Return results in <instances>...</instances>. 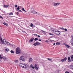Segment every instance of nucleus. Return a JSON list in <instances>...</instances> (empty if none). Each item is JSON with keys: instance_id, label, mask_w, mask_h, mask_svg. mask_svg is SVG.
Instances as JSON below:
<instances>
[{"instance_id": "45", "label": "nucleus", "mask_w": 73, "mask_h": 73, "mask_svg": "<svg viewBox=\"0 0 73 73\" xmlns=\"http://www.w3.org/2000/svg\"><path fill=\"white\" fill-rule=\"evenodd\" d=\"M71 69H73V66H71Z\"/></svg>"}, {"instance_id": "41", "label": "nucleus", "mask_w": 73, "mask_h": 73, "mask_svg": "<svg viewBox=\"0 0 73 73\" xmlns=\"http://www.w3.org/2000/svg\"><path fill=\"white\" fill-rule=\"evenodd\" d=\"M0 18H1V19H3V17H1V16L0 15Z\"/></svg>"}, {"instance_id": "51", "label": "nucleus", "mask_w": 73, "mask_h": 73, "mask_svg": "<svg viewBox=\"0 0 73 73\" xmlns=\"http://www.w3.org/2000/svg\"><path fill=\"white\" fill-rule=\"evenodd\" d=\"M60 29H62V27L60 28Z\"/></svg>"}, {"instance_id": "46", "label": "nucleus", "mask_w": 73, "mask_h": 73, "mask_svg": "<svg viewBox=\"0 0 73 73\" xmlns=\"http://www.w3.org/2000/svg\"><path fill=\"white\" fill-rule=\"evenodd\" d=\"M65 73H69V72L68 71H66L65 72Z\"/></svg>"}, {"instance_id": "32", "label": "nucleus", "mask_w": 73, "mask_h": 73, "mask_svg": "<svg viewBox=\"0 0 73 73\" xmlns=\"http://www.w3.org/2000/svg\"><path fill=\"white\" fill-rule=\"evenodd\" d=\"M54 6H57V3H55L54 4Z\"/></svg>"}, {"instance_id": "60", "label": "nucleus", "mask_w": 73, "mask_h": 73, "mask_svg": "<svg viewBox=\"0 0 73 73\" xmlns=\"http://www.w3.org/2000/svg\"><path fill=\"white\" fill-rule=\"evenodd\" d=\"M23 33H25V31H23Z\"/></svg>"}, {"instance_id": "33", "label": "nucleus", "mask_w": 73, "mask_h": 73, "mask_svg": "<svg viewBox=\"0 0 73 73\" xmlns=\"http://www.w3.org/2000/svg\"><path fill=\"white\" fill-rule=\"evenodd\" d=\"M13 15V13H10L9 14V15Z\"/></svg>"}, {"instance_id": "40", "label": "nucleus", "mask_w": 73, "mask_h": 73, "mask_svg": "<svg viewBox=\"0 0 73 73\" xmlns=\"http://www.w3.org/2000/svg\"><path fill=\"white\" fill-rule=\"evenodd\" d=\"M15 8H17V5H15Z\"/></svg>"}, {"instance_id": "30", "label": "nucleus", "mask_w": 73, "mask_h": 73, "mask_svg": "<svg viewBox=\"0 0 73 73\" xmlns=\"http://www.w3.org/2000/svg\"><path fill=\"white\" fill-rule=\"evenodd\" d=\"M17 10H19V9H20V7H19V6L17 8Z\"/></svg>"}, {"instance_id": "64", "label": "nucleus", "mask_w": 73, "mask_h": 73, "mask_svg": "<svg viewBox=\"0 0 73 73\" xmlns=\"http://www.w3.org/2000/svg\"><path fill=\"white\" fill-rule=\"evenodd\" d=\"M71 73H73V72H72Z\"/></svg>"}, {"instance_id": "27", "label": "nucleus", "mask_w": 73, "mask_h": 73, "mask_svg": "<svg viewBox=\"0 0 73 73\" xmlns=\"http://www.w3.org/2000/svg\"><path fill=\"white\" fill-rule=\"evenodd\" d=\"M71 61H73V60H68V62H71Z\"/></svg>"}, {"instance_id": "9", "label": "nucleus", "mask_w": 73, "mask_h": 73, "mask_svg": "<svg viewBox=\"0 0 73 73\" xmlns=\"http://www.w3.org/2000/svg\"><path fill=\"white\" fill-rule=\"evenodd\" d=\"M3 6L4 7V8H7L8 7H9V5H4Z\"/></svg>"}, {"instance_id": "29", "label": "nucleus", "mask_w": 73, "mask_h": 73, "mask_svg": "<svg viewBox=\"0 0 73 73\" xmlns=\"http://www.w3.org/2000/svg\"><path fill=\"white\" fill-rule=\"evenodd\" d=\"M3 58V57L1 56V55H0V59H2V58Z\"/></svg>"}, {"instance_id": "6", "label": "nucleus", "mask_w": 73, "mask_h": 73, "mask_svg": "<svg viewBox=\"0 0 73 73\" xmlns=\"http://www.w3.org/2000/svg\"><path fill=\"white\" fill-rule=\"evenodd\" d=\"M60 31H58V30H57V31H56V33H55V34L56 35H60Z\"/></svg>"}, {"instance_id": "48", "label": "nucleus", "mask_w": 73, "mask_h": 73, "mask_svg": "<svg viewBox=\"0 0 73 73\" xmlns=\"http://www.w3.org/2000/svg\"><path fill=\"white\" fill-rule=\"evenodd\" d=\"M35 67H33V66L32 67V68H33V69H34L35 68Z\"/></svg>"}, {"instance_id": "31", "label": "nucleus", "mask_w": 73, "mask_h": 73, "mask_svg": "<svg viewBox=\"0 0 73 73\" xmlns=\"http://www.w3.org/2000/svg\"><path fill=\"white\" fill-rule=\"evenodd\" d=\"M68 60H70V57H68Z\"/></svg>"}, {"instance_id": "43", "label": "nucleus", "mask_w": 73, "mask_h": 73, "mask_svg": "<svg viewBox=\"0 0 73 73\" xmlns=\"http://www.w3.org/2000/svg\"><path fill=\"white\" fill-rule=\"evenodd\" d=\"M38 40H39V41H41V39H39Z\"/></svg>"}, {"instance_id": "39", "label": "nucleus", "mask_w": 73, "mask_h": 73, "mask_svg": "<svg viewBox=\"0 0 73 73\" xmlns=\"http://www.w3.org/2000/svg\"><path fill=\"white\" fill-rule=\"evenodd\" d=\"M61 61L62 62H64L65 61H64V59H62L61 60Z\"/></svg>"}, {"instance_id": "34", "label": "nucleus", "mask_w": 73, "mask_h": 73, "mask_svg": "<svg viewBox=\"0 0 73 73\" xmlns=\"http://www.w3.org/2000/svg\"><path fill=\"white\" fill-rule=\"evenodd\" d=\"M37 64H35V68H36V67H37Z\"/></svg>"}, {"instance_id": "50", "label": "nucleus", "mask_w": 73, "mask_h": 73, "mask_svg": "<svg viewBox=\"0 0 73 73\" xmlns=\"http://www.w3.org/2000/svg\"><path fill=\"white\" fill-rule=\"evenodd\" d=\"M30 67H32V66H33V65H32V64H31V65L30 66Z\"/></svg>"}, {"instance_id": "16", "label": "nucleus", "mask_w": 73, "mask_h": 73, "mask_svg": "<svg viewBox=\"0 0 73 73\" xmlns=\"http://www.w3.org/2000/svg\"><path fill=\"white\" fill-rule=\"evenodd\" d=\"M39 15H40L41 17H45V16L41 15V14H39Z\"/></svg>"}, {"instance_id": "25", "label": "nucleus", "mask_w": 73, "mask_h": 73, "mask_svg": "<svg viewBox=\"0 0 73 73\" xmlns=\"http://www.w3.org/2000/svg\"><path fill=\"white\" fill-rule=\"evenodd\" d=\"M56 45H60V43L59 42H58L56 43Z\"/></svg>"}, {"instance_id": "15", "label": "nucleus", "mask_w": 73, "mask_h": 73, "mask_svg": "<svg viewBox=\"0 0 73 73\" xmlns=\"http://www.w3.org/2000/svg\"><path fill=\"white\" fill-rule=\"evenodd\" d=\"M66 46L67 47V48H69L70 47V46H69V45H67V44H66Z\"/></svg>"}, {"instance_id": "61", "label": "nucleus", "mask_w": 73, "mask_h": 73, "mask_svg": "<svg viewBox=\"0 0 73 73\" xmlns=\"http://www.w3.org/2000/svg\"><path fill=\"white\" fill-rule=\"evenodd\" d=\"M31 9H33V8L32 7V8H31Z\"/></svg>"}, {"instance_id": "52", "label": "nucleus", "mask_w": 73, "mask_h": 73, "mask_svg": "<svg viewBox=\"0 0 73 73\" xmlns=\"http://www.w3.org/2000/svg\"><path fill=\"white\" fill-rule=\"evenodd\" d=\"M38 37H40V35H38Z\"/></svg>"}, {"instance_id": "42", "label": "nucleus", "mask_w": 73, "mask_h": 73, "mask_svg": "<svg viewBox=\"0 0 73 73\" xmlns=\"http://www.w3.org/2000/svg\"><path fill=\"white\" fill-rule=\"evenodd\" d=\"M64 31H67V29H65Z\"/></svg>"}, {"instance_id": "53", "label": "nucleus", "mask_w": 73, "mask_h": 73, "mask_svg": "<svg viewBox=\"0 0 73 73\" xmlns=\"http://www.w3.org/2000/svg\"><path fill=\"white\" fill-rule=\"evenodd\" d=\"M48 40H47L46 41V42H48Z\"/></svg>"}, {"instance_id": "56", "label": "nucleus", "mask_w": 73, "mask_h": 73, "mask_svg": "<svg viewBox=\"0 0 73 73\" xmlns=\"http://www.w3.org/2000/svg\"><path fill=\"white\" fill-rule=\"evenodd\" d=\"M47 60H50V59L49 58H48L47 59Z\"/></svg>"}, {"instance_id": "21", "label": "nucleus", "mask_w": 73, "mask_h": 73, "mask_svg": "<svg viewBox=\"0 0 73 73\" xmlns=\"http://www.w3.org/2000/svg\"><path fill=\"white\" fill-rule=\"evenodd\" d=\"M73 43V38H72L71 40V43Z\"/></svg>"}, {"instance_id": "2", "label": "nucleus", "mask_w": 73, "mask_h": 73, "mask_svg": "<svg viewBox=\"0 0 73 73\" xmlns=\"http://www.w3.org/2000/svg\"><path fill=\"white\" fill-rule=\"evenodd\" d=\"M19 66L23 68H28L29 66L27 64H23L20 63L19 64Z\"/></svg>"}, {"instance_id": "8", "label": "nucleus", "mask_w": 73, "mask_h": 73, "mask_svg": "<svg viewBox=\"0 0 73 73\" xmlns=\"http://www.w3.org/2000/svg\"><path fill=\"white\" fill-rule=\"evenodd\" d=\"M57 31V30H56L55 29H54L52 30V32H54V33H55V34H56V33Z\"/></svg>"}, {"instance_id": "62", "label": "nucleus", "mask_w": 73, "mask_h": 73, "mask_svg": "<svg viewBox=\"0 0 73 73\" xmlns=\"http://www.w3.org/2000/svg\"><path fill=\"white\" fill-rule=\"evenodd\" d=\"M35 36H37V34H35Z\"/></svg>"}, {"instance_id": "18", "label": "nucleus", "mask_w": 73, "mask_h": 73, "mask_svg": "<svg viewBox=\"0 0 73 73\" xmlns=\"http://www.w3.org/2000/svg\"><path fill=\"white\" fill-rule=\"evenodd\" d=\"M38 40V39L37 38H35L34 39L35 41H37V40Z\"/></svg>"}, {"instance_id": "28", "label": "nucleus", "mask_w": 73, "mask_h": 73, "mask_svg": "<svg viewBox=\"0 0 73 73\" xmlns=\"http://www.w3.org/2000/svg\"><path fill=\"white\" fill-rule=\"evenodd\" d=\"M71 59H72V60H73V55L71 56Z\"/></svg>"}, {"instance_id": "26", "label": "nucleus", "mask_w": 73, "mask_h": 73, "mask_svg": "<svg viewBox=\"0 0 73 73\" xmlns=\"http://www.w3.org/2000/svg\"><path fill=\"white\" fill-rule=\"evenodd\" d=\"M35 69H36V70H38V68L37 67H36L35 68Z\"/></svg>"}, {"instance_id": "55", "label": "nucleus", "mask_w": 73, "mask_h": 73, "mask_svg": "<svg viewBox=\"0 0 73 73\" xmlns=\"http://www.w3.org/2000/svg\"><path fill=\"white\" fill-rule=\"evenodd\" d=\"M17 15H19V13L17 12Z\"/></svg>"}, {"instance_id": "11", "label": "nucleus", "mask_w": 73, "mask_h": 73, "mask_svg": "<svg viewBox=\"0 0 73 73\" xmlns=\"http://www.w3.org/2000/svg\"><path fill=\"white\" fill-rule=\"evenodd\" d=\"M5 48V50L7 51V52H8V51H9V49L7 48Z\"/></svg>"}, {"instance_id": "13", "label": "nucleus", "mask_w": 73, "mask_h": 73, "mask_svg": "<svg viewBox=\"0 0 73 73\" xmlns=\"http://www.w3.org/2000/svg\"><path fill=\"white\" fill-rule=\"evenodd\" d=\"M32 60H33V59H32V58H30L29 59V62H30V61L31 62L32 61Z\"/></svg>"}, {"instance_id": "58", "label": "nucleus", "mask_w": 73, "mask_h": 73, "mask_svg": "<svg viewBox=\"0 0 73 73\" xmlns=\"http://www.w3.org/2000/svg\"><path fill=\"white\" fill-rule=\"evenodd\" d=\"M62 29L64 30V28L62 27Z\"/></svg>"}, {"instance_id": "54", "label": "nucleus", "mask_w": 73, "mask_h": 73, "mask_svg": "<svg viewBox=\"0 0 73 73\" xmlns=\"http://www.w3.org/2000/svg\"><path fill=\"white\" fill-rule=\"evenodd\" d=\"M53 44V45H56V43H54Z\"/></svg>"}, {"instance_id": "14", "label": "nucleus", "mask_w": 73, "mask_h": 73, "mask_svg": "<svg viewBox=\"0 0 73 73\" xmlns=\"http://www.w3.org/2000/svg\"><path fill=\"white\" fill-rule=\"evenodd\" d=\"M36 12L34 11H31V13H35V14H36Z\"/></svg>"}, {"instance_id": "49", "label": "nucleus", "mask_w": 73, "mask_h": 73, "mask_svg": "<svg viewBox=\"0 0 73 73\" xmlns=\"http://www.w3.org/2000/svg\"><path fill=\"white\" fill-rule=\"evenodd\" d=\"M50 61H52V59H50Z\"/></svg>"}, {"instance_id": "10", "label": "nucleus", "mask_w": 73, "mask_h": 73, "mask_svg": "<svg viewBox=\"0 0 73 73\" xmlns=\"http://www.w3.org/2000/svg\"><path fill=\"white\" fill-rule=\"evenodd\" d=\"M42 33H44L45 34H46V33H47L46 32H45L44 31V30H42Z\"/></svg>"}, {"instance_id": "19", "label": "nucleus", "mask_w": 73, "mask_h": 73, "mask_svg": "<svg viewBox=\"0 0 73 73\" xmlns=\"http://www.w3.org/2000/svg\"><path fill=\"white\" fill-rule=\"evenodd\" d=\"M63 60H64V61H66V60H67V58H66V57H65L63 59Z\"/></svg>"}, {"instance_id": "1", "label": "nucleus", "mask_w": 73, "mask_h": 73, "mask_svg": "<svg viewBox=\"0 0 73 73\" xmlns=\"http://www.w3.org/2000/svg\"><path fill=\"white\" fill-rule=\"evenodd\" d=\"M0 43H2V44H5L6 45H9L10 44L9 43L6 41L5 39H4L3 40L2 38L1 37L0 38Z\"/></svg>"}, {"instance_id": "44", "label": "nucleus", "mask_w": 73, "mask_h": 73, "mask_svg": "<svg viewBox=\"0 0 73 73\" xmlns=\"http://www.w3.org/2000/svg\"><path fill=\"white\" fill-rule=\"evenodd\" d=\"M18 12H22V11H21V10H19V11H18Z\"/></svg>"}, {"instance_id": "37", "label": "nucleus", "mask_w": 73, "mask_h": 73, "mask_svg": "<svg viewBox=\"0 0 73 73\" xmlns=\"http://www.w3.org/2000/svg\"><path fill=\"white\" fill-rule=\"evenodd\" d=\"M49 35H51V36H53V35L52 34L50 33L49 34Z\"/></svg>"}, {"instance_id": "3", "label": "nucleus", "mask_w": 73, "mask_h": 73, "mask_svg": "<svg viewBox=\"0 0 73 73\" xmlns=\"http://www.w3.org/2000/svg\"><path fill=\"white\" fill-rule=\"evenodd\" d=\"M16 54H19L20 53V52H21V50H20V48L19 47H17L16 49Z\"/></svg>"}, {"instance_id": "7", "label": "nucleus", "mask_w": 73, "mask_h": 73, "mask_svg": "<svg viewBox=\"0 0 73 73\" xmlns=\"http://www.w3.org/2000/svg\"><path fill=\"white\" fill-rule=\"evenodd\" d=\"M33 40H34V38H32L29 40V41L30 42H32L33 41Z\"/></svg>"}, {"instance_id": "38", "label": "nucleus", "mask_w": 73, "mask_h": 73, "mask_svg": "<svg viewBox=\"0 0 73 73\" xmlns=\"http://www.w3.org/2000/svg\"><path fill=\"white\" fill-rule=\"evenodd\" d=\"M17 61H18L17 60H15V62H17Z\"/></svg>"}, {"instance_id": "24", "label": "nucleus", "mask_w": 73, "mask_h": 73, "mask_svg": "<svg viewBox=\"0 0 73 73\" xmlns=\"http://www.w3.org/2000/svg\"><path fill=\"white\" fill-rule=\"evenodd\" d=\"M11 53H14V51L12 50H11Z\"/></svg>"}, {"instance_id": "22", "label": "nucleus", "mask_w": 73, "mask_h": 73, "mask_svg": "<svg viewBox=\"0 0 73 73\" xmlns=\"http://www.w3.org/2000/svg\"><path fill=\"white\" fill-rule=\"evenodd\" d=\"M30 26H31V27H33V24L31 23Z\"/></svg>"}, {"instance_id": "12", "label": "nucleus", "mask_w": 73, "mask_h": 73, "mask_svg": "<svg viewBox=\"0 0 73 73\" xmlns=\"http://www.w3.org/2000/svg\"><path fill=\"white\" fill-rule=\"evenodd\" d=\"M48 30H50V29H51V27L50 26H48Z\"/></svg>"}, {"instance_id": "20", "label": "nucleus", "mask_w": 73, "mask_h": 73, "mask_svg": "<svg viewBox=\"0 0 73 73\" xmlns=\"http://www.w3.org/2000/svg\"><path fill=\"white\" fill-rule=\"evenodd\" d=\"M22 10L23 11H24V12H26V11L23 8H22Z\"/></svg>"}, {"instance_id": "35", "label": "nucleus", "mask_w": 73, "mask_h": 73, "mask_svg": "<svg viewBox=\"0 0 73 73\" xmlns=\"http://www.w3.org/2000/svg\"><path fill=\"white\" fill-rule=\"evenodd\" d=\"M56 4H57V5H60V3H56Z\"/></svg>"}, {"instance_id": "63", "label": "nucleus", "mask_w": 73, "mask_h": 73, "mask_svg": "<svg viewBox=\"0 0 73 73\" xmlns=\"http://www.w3.org/2000/svg\"><path fill=\"white\" fill-rule=\"evenodd\" d=\"M1 61V60H0V62Z\"/></svg>"}, {"instance_id": "17", "label": "nucleus", "mask_w": 73, "mask_h": 73, "mask_svg": "<svg viewBox=\"0 0 73 73\" xmlns=\"http://www.w3.org/2000/svg\"><path fill=\"white\" fill-rule=\"evenodd\" d=\"M3 24H4V25H6V26H8V24H7V23H4Z\"/></svg>"}, {"instance_id": "4", "label": "nucleus", "mask_w": 73, "mask_h": 73, "mask_svg": "<svg viewBox=\"0 0 73 73\" xmlns=\"http://www.w3.org/2000/svg\"><path fill=\"white\" fill-rule=\"evenodd\" d=\"M20 60H22V61H25V58L24 57V56H21L19 58Z\"/></svg>"}, {"instance_id": "5", "label": "nucleus", "mask_w": 73, "mask_h": 73, "mask_svg": "<svg viewBox=\"0 0 73 73\" xmlns=\"http://www.w3.org/2000/svg\"><path fill=\"white\" fill-rule=\"evenodd\" d=\"M33 45L35 46H36L37 45H40V43L38 42H36Z\"/></svg>"}, {"instance_id": "47", "label": "nucleus", "mask_w": 73, "mask_h": 73, "mask_svg": "<svg viewBox=\"0 0 73 73\" xmlns=\"http://www.w3.org/2000/svg\"><path fill=\"white\" fill-rule=\"evenodd\" d=\"M34 22H35V23H38V21H34Z\"/></svg>"}, {"instance_id": "36", "label": "nucleus", "mask_w": 73, "mask_h": 73, "mask_svg": "<svg viewBox=\"0 0 73 73\" xmlns=\"http://www.w3.org/2000/svg\"><path fill=\"white\" fill-rule=\"evenodd\" d=\"M35 14H38V15H39V14H40V13H37V12H36V13Z\"/></svg>"}, {"instance_id": "57", "label": "nucleus", "mask_w": 73, "mask_h": 73, "mask_svg": "<svg viewBox=\"0 0 73 73\" xmlns=\"http://www.w3.org/2000/svg\"><path fill=\"white\" fill-rule=\"evenodd\" d=\"M72 45V46H73V43H71Z\"/></svg>"}, {"instance_id": "23", "label": "nucleus", "mask_w": 73, "mask_h": 73, "mask_svg": "<svg viewBox=\"0 0 73 73\" xmlns=\"http://www.w3.org/2000/svg\"><path fill=\"white\" fill-rule=\"evenodd\" d=\"M3 59L4 60H5V61H6V60H7V58L6 57H4L3 58Z\"/></svg>"}, {"instance_id": "59", "label": "nucleus", "mask_w": 73, "mask_h": 73, "mask_svg": "<svg viewBox=\"0 0 73 73\" xmlns=\"http://www.w3.org/2000/svg\"><path fill=\"white\" fill-rule=\"evenodd\" d=\"M71 37H72L73 38V36H71Z\"/></svg>"}]
</instances>
